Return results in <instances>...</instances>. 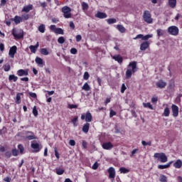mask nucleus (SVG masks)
Segmentation results:
<instances>
[{
	"instance_id": "f257e3e1",
	"label": "nucleus",
	"mask_w": 182,
	"mask_h": 182,
	"mask_svg": "<svg viewBox=\"0 0 182 182\" xmlns=\"http://www.w3.org/2000/svg\"><path fill=\"white\" fill-rule=\"evenodd\" d=\"M137 72V62L132 61L129 63L125 73L126 79H130L133 73Z\"/></svg>"
},
{
	"instance_id": "f03ea898",
	"label": "nucleus",
	"mask_w": 182,
	"mask_h": 182,
	"mask_svg": "<svg viewBox=\"0 0 182 182\" xmlns=\"http://www.w3.org/2000/svg\"><path fill=\"white\" fill-rule=\"evenodd\" d=\"M154 157V159H157L158 161H160V163H167V161L168 160L166 154L163 152L155 153Z\"/></svg>"
},
{
	"instance_id": "7ed1b4c3",
	"label": "nucleus",
	"mask_w": 182,
	"mask_h": 182,
	"mask_svg": "<svg viewBox=\"0 0 182 182\" xmlns=\"http://www.w3.org/2000/svg\"><path fill=\"white\" fill-rule=\"evenodd\" d=\"M143 19L146 23H153V18H151V14L149 11H144L143 14Z\"/></svg>"
},
{
	"instance_id": "20e7f679",
	"label": "nucleus",
	"mask_w": 182,
	"mask_h": 182,
	"mask_svg": "<svg viewBox=\"0 0 182 182\" xmlns=\"http://www.w3.org/2000/svg\"><path fill=\"white\" fill-rule=\"evenodd\" d=\"M12 35L15 39H22L23 38V31L22 29H15L12 31Z\"/></svg>"
},
{
	"instance_id": "39448f33",
	"label": "nucleus",
	"mask_w": 182,
	"mask_h": 182,
	"mask_svg": "<svg viewBox=\"0 0 182 182\" xmlns=\"http://www.w3.org/2000/svg\"><path fill=\"white\" fill-rule=\"evenodd\" d=\"M62 12L64 15V18L67 19H69V18H72V14H70V12H72V9L69 6H63L62 8Z\"/></svg>"
},
{
	"instance_id": "423d86ee",
	"label": "nucleus",
	"mask_w": 182,
	"mask_h": 182,
	"mask_svg": "<svg viewBox=\"0 0 182 182\" xmlns=\"http://www.w3.org/2000/svg\"><path fill=\"white\" fill-rule=\"evenodd\" d=\"M168 31L170 33V35H173V36H177L179 32L178 27L176 26H171L168 27Z\"/></svg>"
},
{
	"instance_id": "0eeeda50",
	"label": "nucleus",
	"mask_w": 182,
	"mask_h": 182,
	"mask_svg": "<svg viewBox=\"0 0 182 182\" xmlns=\"http://www.w3.org/2000/svg\"><path fill=\"white\" fill-rule=\"evenodd\" d=\"M92 114L90 113V112H87L86 114H82L81 115V120H85V122H87V123H90V122H92Z\"/></svg>"
},
{
	"instance_id": "6e6552de",
	"label": "nucleus",
	"mask_w": 182,
	"mask_h": 182,
	"mask_svg": "<svg viewBox=\"0 0 182 182\" xmlns=\"http://www.w3.org/2000/svg\"><path fill=\"white\" fill-rule=\"evenodd\" d=\"M26 139L27 140H36L37 137L35 134L32 132L26 131L25 132Z\"/></svg>"
},
{
	"instance_id": "1a4fd4ad",
	"label": "nucleus",
	"mask_w": 182,
	"mask_h": 182,
	"mask_svg": "<svg viewBox=\"0 0 182 182\" xmlns=\"http://www.w3.org/2000/svg\"><path fill=\"white\" fill-rule=\"evenodd\" d=\"M31 149H34V153H39L41 150L42 149V146L41 144L36 143V142H31Z\"/></svg>"
},
{
	"instance_id": "9d476101",
	"label": "nucleus",
	"mask_w": 182,
	"mask_h": 182,
	"mask_svg": "<svg viewBox=\"0 0 182 182\" xmlns=\"http://www.w3.org/2000/svg\"><path fill=\"white\" fill-rule=\"evenodd\" d=\"M102 147L104 150H112L113 149V144L112 142H105L102 144Z\"/></svg>"
},
{
	"instance_id": "9b49d317",
	"label": "nucleus",
	"mask_w": 182,
	"mask_h": 182,
	"mask_svg": "<svg viewBox=\"0 0 182 182\" xmlns=\"http://www.w3.org/2000/svg\"><path fill=\"white\" fill-rule=\"evenodd\" d=\"M16 50H18V48L16 46H14L9 49V55L10 58H14L15 54L16 53Z\"/></svg>"
},
{
	"instance_id": "f8f14e48",
	"label": "nucleus",
	"mask_w": 182,
	"mask_h": 182,
	"mask_svg": "<svg viewBox=\"0 0 182 182\" xmlns=\"http://www.w3.org/2000/svg\"><path fill=\"white\" fill-rule=\"evenodd\" d=\"M109 173V178H114L116 177V171L114 170V168L109 167L108 169Z\"/></svg>"
},
{
	"instance_id": "ddd939ff",
	"label": "nucleus",
	"mask_w": 182,
	"mask_h": 182,
	"mask_svg": "<svg viewBox=\"0 0 182 182\" xmlns=\"http://www.w3.org/2000/svg\"><path fill=\"white\" fill-rule=\"evenodd\" d=\"M171 110L173 117H177L178 116V107L176 105H172Z\"/></svg>"
},
{
	"instance_id": "4468645a",
	"label": "nucleus",
	"mask_w": 182,
	"mask_h": 182,
	"mask_svg": "<svg viewBox=\"0 0 182 182\" xmlns=\"http://www.w3.org/2000/svg\"><path fill=\"white\" fill-rule=\"evenodd\" d=\"M95 18H99V19H106V18H107V14L105 12L98 11L95 14Z\"/></svg>"
},
{
	"instance_id": "2eb2a0df",
	"label": "nucleus",
	"mask_w": 182,
	"mask_h": 182,
	"mask_svg": "<svg viewBox=\"0 0 182 182\" xmlns=\"http://www.w3.org/2000/svg\"><path fill=\"white\" fill-rule=\"evenodd\" d=\"M33 9V6L32 4H29L27 6H24L23 9L21 10V12H26V14H28V12H31V11H32Z\"/></svg>"
},
{
	"instance_id": "dca6fc26",
	"label": "nucleus",
	"mask_w": 182,
	"mask_h": 182,
	"mask_svg": "<svg viewBox=\"0 0 182 182\" xmlns=\"http://www.w3.org/2000/svg\"><path fill=\"white\" fill-rule=\"evenodd\" d=\"M167 86V83L163 80H159L156 82V87L159 89H164Z\"/></svg>"
},
{
	"instance_id": "f3484780",
	"label": "nucleus",
	"mask_w": 182,
	"mask_h": 182,
	"mask_svg": "<svg viewBox=\"0 0 182 182\" xmlns=\"http://www.w3.org/2000/svg\"><path fill=\"white\" fill-rule=\"evenodd\" d=\"M150 46V43L149 41L143 42L140 46L141 50H146Z\"/></svg>"
},
{
	"instance_id": "a211bd4d",
	"label": "nucleus",
	"mask_w": 182,
	"mask_h": 182,
	"mask_svg": "<svg viewBox=\"0 0 182 182\" xmlns=\"http://www.w3.org/2000/svg\"><path fill=\"white\" fill-rule=\"evenodd\" d=\"M17 75L18 76H28L29 73L27 70H25L21 69L17 71Z\"/></svg>"
},
{
	"instance_id": "6ab92c4d",
	"label": "nucleus",
	"mask_w": 182,
	"mask_h": 182,
	"mask_svg": "<svg viewBox=\"0 0 182 182\" xmlns=\"http://www.w3.org/2000/svg\"><path fill=\"white\" fill-rule=\"evenodd\" d=\"M21 96H23V93L18 92L16 94V100H15V102L16 103V105H21Z\"/></svg>"
},
{
	"instance_id": "aec40b11",
	"label": "nucleus",
	"mask_w": 182,
	"mask_h": 182,
	"mask_svg": "<svg viewBox=\"0 0 182 182\" xmlns=\"http://www.w3.org/2000/svg\"><path fill=\"white\" fill-rule=\"evenodd\" d=\"M112 59L116 60V62H118V63H123V58L120 55H116L112 56Z\"/></svg>"
},
{
	"instance_id": "412c9836",
	"label": "nucleus",
	"mask_w": 182,
	"mask_h": 182,
	"mask_svg": "<svg viewBox=\"0 0 182 182\" xmlns=\"http://www.w3.org/2000/svg\"><path fill=\"white\" fill-rule=\"evenodd\" d=\"M171 164H173V161H170L165 165H159L158 168H159L160 170H164L165 168H168V167H170Z\"/></svg>"
},
{
	"instance_id": "4be33fe9",
	"label": "nucleus",
	"mask_w": 182,
	"mask_h": 182,
	"mask_svg": "<svg viewBox=\"0 0 182 182\" xmlns=\"http://www.w3.org/2000/svg\"><path fill=\"white\" fill-rule=\"evenodd\" d=\"M35 62H36V63H37V65H38V66H40V68H43V59H42L39 57H37L35 59Z\"/></svg>"
},
{
	"instance_id": "5701e85b",
	"label": "nucleus",
	"mask_w": 182,
	"mask_h": 182,
	"mask_svg": "<svg viewBox=\"0 0 182 182\" xmlns=\"http://www.w3.org/2000/svg\"><path fill=\"white\" fill-rule=\"evenodd\" d=\"M173 166L175 168H181L182 167V161L180 159H178L174 164Z\"/></svg>"
},
{
	"instance_id": "b1692460",
	"label": "nucleus",
	"mask_w": 182,
	"mask_h": 182,
	"mask_svg": "<svg viewBox=\"0 0 182 182\" xmlns=\"http://www.w3.org/2000/svg\"><path fill=\"white\" fill-rule=\"evenodd\" d=\"M13 21L16 23V25H18V23H21L22 22V18L19 16H15V17L13 18Z\"/></svg>"
},
{
	"instance_id": "393cba45",
	"label": "nucleus",
	"mask_w": 182,
	"mask_h": 182,
	"mask_svg": "<svg viewBox=\"0 0 182 182\" xmlns=\"http://www.w3.org/2000/svg\"><path fill=\"white\" fill-rule=\"evenodd\" d=\"M162 116H164L165 117H168V116H170V108H168V107H166L164 109Z\"/></svg>"
},
{
	"instance_id": "a878e982",
	"label": "nucleus",
	"mask_w": 182,
	"mask_h": 182,
	"mask_svg": "<svg viewBox=\"0 0 182 182\" xmlns=\"http://www.w3.org/2000/svg\"><path fill=\"white\" fill-rule=\"evenodd\" d=\"M89 127H90V123H86L82 127V132L84 133H87L89 132Z\"/></svg>"
},
{
	"instance_id": "bb28decb",
	"label": "nucleus",
	"mask_w": 182,
	"mask_h": 182,
	"mask_svg": "<svg viewBox=\"0 0 182 182\" xmlns=\"http://www.w3.org/2000/svg\"><path fill=\"white\" fill-rule=\"evenodd\" d=\"M117 29H118L121 33H124V32H126V28L120 24L117 26Z\"/></svg>"
},
{
	"instance_id": "cd10ccee",
	"label": "nucleus",
	"mask_w": 182,
	"mask_h": 182,
	"mask_svg": "<svg viewBox=\"0 0 182 182\" xmlns=\"http://www.w3.org/2000/svg\"><path fill=\"white\" fill-rule=\"evenodd\" d=\"M177 0H168V4L171 8H176Z\"/></svg>"
},
{
	"instance_id": "c85d7f7f",
	"label": "nucleus",
	"mask_w": 182,
	"mask_h": 182,
	"mask_svg": "<svg viewBox=\"0 0 182 182\" xmlns=\"http://www.w3.org/2000/svg\"><path fill=\"white\" fill-rule=\"evenodd\" d=\"M82 90H85V92H89L90 90V85L87 82H85L82 87Z\"/></svg>"
},
{
	"instance_id": "c756f323",
	"label": "nucleus",
	"mask_w": 182,
	"mask_h": 182,
	"mask_svg": "<svg viewBox=\"0 0 182 182\" xmlns=\"http://www.w3.org/2000/svg\"><path fill=\"white\" fill-rule=\"evenodd\" d=\"M9 80L10 81V82H16V80H18V77L17 76H16L15 75H10L9 76Z\"/></svg>"
},
{
	"instance_id": "7c9ffc66",
	"label": "nucleus",
	"mask_w": 182,
	"mask_h": 182,
	"mask_svg": "<svg viewBox=\"0 0 182 182\" xmlns=\"http://www.w3.org/2000/svg\"><path fill=\"white\" fill-rule=\"evenodd\" d=\"M77 117H75L71 119V123L73 124L74 127H77Z\"/></svg>"
},
{
	"instance_id": "2f4dec72",
	"label": "nucleus",
	"mask_w": 182,
	"mask_h": 182,
	"mask_svg": "<svg viewBox=\"0 0 182 182\" xmlns=\"http://www.w3.org/2000/svg\"><path fill=\"white\" fill-rule=\"evenodd\" d=\"M40 52L41 55H44V56H48V55H49V51H48V49L46 48H41Z\"/></svg>"
},
{
	"instance_id": "473e14b6",
	"label": "nucleus",
	"mask_w": 182,
	"mask_h": 182,
	"mask_svg": "<svg viewBox=\"0 0 182 182\" xmlns=\"http://www.w3.org/2000/svg\"><path fill=\"white\" fill-rule=\"evenodd\" d=\"M119 171L122 174H127V173H129L130 171V170H129L126 168L122 167L119 168Z\"/></svg>"
},
{
	"instance_id": "72a5a7b5",
	"label": "nucleus",
	"mask_w": 182,
	"mask_h": 182,
	"mask_svg": "<svg viewBox=\"0 0 182 182\" xmlns=\"http://www.w3.org/2000/svg\"><path fill=\"white\" fill-rule=\"evenodd\" d=\"M106 21L109 25H112L117 22V20H116V18H108Z\"/></svg>"
},
{
	"instance_id": "f704fd0d",
	"label": "nucleus",
	"mask_w": 182,
	"mask_h": 182,
	"mask_svg": "<svg viewBox=\"0 0 182 182\" xmlns=\"http://www.w3.org/2000/svg\"><path fill=\"white\" fill-rule=\"evenodd\" d=\"M82 11H87L89 9V4H87V3L83 1L82 3Z\"/></svg>"
},
{
	"instance_id": "c9c22d12",
	"label": "nucleus",
	"mask_w": 182,
	"mask_h": 182,
	"mask_svg": "<svg viewBox=\"0 0 182 182\" xmlns=\"http://www.w3.org/2000/svg\"><path fill=\"white\" fill-rule=\"evenodd\" d=\"M45 29H46L45 24H41L38 27V31L41 33H45Z\"/></svg>"
},
{
	"instance_id": "e433bc0d",
	"label": "nucleus",
	"mask_w": 182,
	"mask_h": 182,
	"mask_svg": "<svg viewBox=\"0 0 182 182\" xmlns=\"http://www.w3.org/2000/svg\"><path fill=\"white\" fill-rule=\"evenodd\" d=\"M4 72H9L11 70V65L6 64L3 66Z\"/></svg>"
},
{
	"instance_id": "4c0bfd02",
	"label": "nucleus",
	"mask_w": 182,
	"mask_h": 182,
	"mask_svg": "<svg viewBox=\"0 0 182 182\" xmlns=\"http://www.w3.org/2000/svg\"><path fill=\"white\" fill-rule=\"evenodd\" d=\"M18 149L20 151V154H23V151H25V148L23 147V145L18 144Z\"/></svg>"
},
{
	"instance_id": "58836bf2",
	"label": "nucleus",
	"mask_w": 182,
	"mask_h": 182,
	"mask_svg": "<svg viewBox=\"0 0 182 182\" xmlns=\"http://www.w3.org/2000/svg\"><path fill=\"white\" fill-rule=\"evenodd\" d=\"M144 107H148V109H150L151 110H153V105L150 102L148 103H143Z\"/></svg>"
},
{
	"instance_id": "ea45409f",
	"label": "nucleus",
	"mask_w": 182,
	"mask_h": 182,
	"mask_svg": "<svg viewBox=\"0 0 182 182\" xmlns=\"http://www.w3.org/2000/svg\"><path fill=\"white\" fill-rule=\"evenodd\" d=\"M29 49L32 53H36V50H38V48L35 46H30Z\"/></svg>"
},
{
	"instance_id": "a19ab883",
	"label": "nucleus",
	"mask_w": 182,
	"mask_h": 182,
	"mask_svg": "<svg viewBox=\"0 0 182 182\" xmlns=\"http://www.w3.org/2000/svg\"><path fill=\"white\" fill-rule=\"evenodd\" d=\"M56 173L58 176H62V174H63L65 173V170L62 169V168H56Z\"/></svg>"
},
{
	"instance_id": "79ce46f5",
	"label": "nucleus",
	"mask_w": 182,
	"mask_h": 182,
	"mask_svg": "<svg viewBox=\"0 0 182 182\" xmlns=\"http://www.w3.org/2000/svg\"><path fill=\"white\" fill-rule=\"evenodd\" d=\"M159 181H161V182H167V176H166L164 175H161L160 178H159Z\"/></svg>"
},
{
	"instance_id": "37998d69",
	"label": "nucleus",
	"mask_w": 182,
	"mask_h": 182,
	"mask_svg": "<svg viewBox=\"0 0 182 182\" xmlns=\"http://www.w3.org/2000/svg\"><path fill=\"white\" fill-rule=\"evenodd\" d=\"M156 33H157L158 36H163V35H164V30L157 29Z\"/></svg>"
},
{
	"instance_id": "c03bdc74",
	"label": "nucleus",
	"mask_w": 182,
	"mask_h": 182,
	"mask_svg": "<svg viewBox=\"0 0 182 182\" xmlns=\"http://www.w3.org/2000/svg\"><path fill=\"white\" fill-rule=\"evenodd\" d=\"M151 38H153V34H147L146 36H144L143 41H149Z\"/></svg>"
},
{
	"instance_id": "a18cd8bd",
	"label": "nucleus",
	"mask_w": 182,
	"mask_h": 182,
	"mask_svg": "<svg viewBox=\"0 0 182 182\" xmlns=\"http://www.w3.org/2000/svg\"><path fill=\"white\" fill-rule=\"evenodd\" d=\"M55 33H58V35H63V29H62L60 28H58L55 30Z\"/></svg>"
},
{
	"instance_id": "49530a36",
	"label": "nucleus",
	"mask_w": 182,
	"mask_h": 182,
	"mask_svg": "<svg viewBox=\"0 0 182 182\" xmlns=\"http://www.w3.org/2000/svg\"><path fill=\"white\" fill-rule=\"evenodd\" d=\"M58 43H60V44L65 43V37L63 36L59 37L58 39Z\"/></svg>"
},
{
	"instance_id": "de8ad7c7",
	"label": "nucleus",
	"mask_w": 182,
	"mask_h": 182,
	"mask_svg": "<svg viewBox=\"0 0 182 182\" xmlns=\"http://www.w3.org/2000/svg\"><path fill=\"white\" fill-rule=\"evenodd\" d=\"M89 77H90V75H89V73L85 72V73H84V75H83V79H84V80H89Z\"/></svg>"
},
{
	"instance_id": "09e8293b",
	"label": "nucleus",
	"mask_w": 182,
	"mask_h": 182,
	"mask_svg": "<svg viewBox=\"0 0 182 182\" xmlns=\"http://www.w3.org/2000/svg\"><path fill=\"white\" fill-rule=\"evenodd\" d=\"M33 114L36 117L38 116V109H36V106H34L33 108Z\"/></svg>"
},
{
	"instance_id": "8fccbe9b",
	"label": "nucleus",
	"mask_w": 182,
	"mask_h": 182,
	"mask_svg": "<svg viewBox=\"0 0 182 182\" xmlns=\"http://www.w3.org/2000/svg\"><path fill=\"white\" fill-rule=\"evenodd\" d=\"M22 21H28L29 19V15L28 14H23L21 16Z\"/></svg>"
},
{
	"instance_id": "3c124183",
	"label": "nucleus",
	"mask_w": 182,
	"mask_h": 182,
	"mask_svg": "<svg viewBox=\"0 0 182 182\" xmlns=\"http://www.w3.org/2000/svg\"><path fill=\"white\" fill-rule=\"evenodd\" d=\"M126 89H127V87H126V85L123 83L121 87V93H124V92L126 91Z\"/></svg>"
},
{
	"instance_id": "603ef678",
	"label": "nucleus",
	"mask_w": 182,
	"mask_h": 182,
	"mask_svg": "<svg viewBox=\"0 0 182 182\" xmlns=\"http://www.w3.org/2000/svg\"><path fill=\"white\" fill-rule=\"evenodd\" d=\"M142 146H151V141L146 142V141H141Z\"/></svg>"
},
{
	"instance_id": "864d4df0",
	"label": "nucleus",
	"mask_w": 182,
	"mask_h": 182,
	"mask_svg": "<svg viewBox=\"0 0 182 182\" xmlns=\"http://www.w3.org/2000/svg\"><path fill=\"white\" fill-rule=\"evenodd\" d=\"M98 168L99 164L97 162H95L92 166V170H97Z\"/></svg>"
},
{
	"instance_id": "5fc2aeb1",
	"label": "nucleus",
	"mask_w": 182,
	"mask_h": 182,
	"mask_svg": "<svg viewBox=\"0 0 182 182\" xmlns=\"http://www.w3.org/2000/svg\"><path fill=\"white\" fill-rule=\"evenodd\" d=\"M70 53H72V55H76V53H77V50L75 48H73L70 50Z\"/></svg>"
},
{
	"instance_id": "6e6d98bb",
	"label": "nucleus",
	"mask_w": 182,
	"mask_h": 182,
	"mask_svg": "<svg viewBox=\"0 0 182 182\" xmlns=\"http://www.w3.org/2000/svg\"><path fill=\"white\" fill-rule=\"evenodd\" d=\"M28 95L31 97H33V99H36L37 97L36 93L35 92H29Z\"/></svg>"
},
{
	"instance_id": "4d7b16f0",
	"label": "nucleus",
	"mask_w": 182,
	"mask_h": 182,
	"mask_svg": "<svg viewBox=\"0 0 182 182\" xmlns=\"http://www.w3.org/2000/svg\"><path fill=\"white\" fill-rule=\"evenodd\" d=\"M113 116H116V112L113 109H110L109 117H113Z\"/></svg>"
},
{
	"instance_id": "13d9d810",
	"label": "nucleus",
	"mask_w": 182,
	"mask_h": 182,
	"mask_svg": "<svg viewBox=\"0 0 182 182\" xmlns=\"http://www.w3.org/2000/svg\"><path fill=\"white\" fill-rule=\"evenodd\" d=\"M50 31H53V32H55L56 31V26H55V25H51L50 26Z\"/></svg>"
},
{
	"instance_id": "bf43d9fd",
	"label": "nucleus",
	"mask_w": 182,
	"mask_h": 182,
	"mask_svg": "<svg viewBox=\"0 0 182 182\" xmlns=\"http://www.w3.org/2000/svg\"><path fill=\"white\" fill-rule=\"evenodd\" d=\"M69 144H70V146H75L76 141H75V140H73V139H70L69 141Z\"/></svg>"
},
{
	"instance_id": "052dcab7",
	"label": "nucleus",
	"mask_w": 182,
	"mask_h": 182,
	"mask_svg": "<svg viewBox=\"0 0 182 182\" xmlns=\"http://www.w3.org/2000/svg\"><path fill=\"white\" fill-rule=\"evenodd\" d=\"M68 107H69V109H77V105H69Z\"/></svg>"
},
{
	"instance_id": "680f3d73",
	"label": "nucleus",
	"mask_w": 182,
	"mask_h": 182,
	"mask_svg": "<svg viewBox=\"0 0 182 182\" xmlns=\"http://www.w3.org/2000/svg\"><path fill=\"white\" fill-rule=\"evenodd\" d=\"M144 36L142 34L137 35L134 39H142L143 41Z\"/></svg>"
},
{
	"instance_id": "e2e57ef3",
	"label": "nucleus",
	"mask_w": 182,
	"mask_h": 182,
	"mask_svg": "<svg viewBox=\"0 0 182 182\" xmlns=\"http://www.w3.org/2000/svg\"><path fill=\"white\" fill-rule=\"evenodd\" d=\"M137 151H139V149H134V150L132 151L131 157H133V156H134V154H136V153H137Z\"/></svg>"
},
{
	"instance_id": "0e129e2a",
	"label": "nucleus",
	"mask_w": 182,
	"mask_h": 182,
	"mask_svg": "<svg viewBox=\"0 0 182 182\" xmlns=\"http://www.w3.org/2000/svg\"><path fill=\"white\" fill-rule=\"evenodd\" d=\"M76 41H77V42H80L82 41V36L77 35L76 36Z\"/></svg>"
},
{
	"instance_id": "69168bd1",
	"label": "nucleus",
	"mask_w": 182,
	"mask_h": 182,
	"mask_svg": "<svg viewBox=\"0 0 182 182\" xmlns=\"http://www.w3.org/2000/svg\"><path fill=\"white\" fill-rule=\"evenodd\" d=\"M12 154H13V156H18V150H16V149H13V150H12Z\"/></svg>"
},
{
	"instance_id": "338daca9",
	"label": "nucleus",
	"mask_w": 182,
	"mask_h": 182,
	"mask_svg": "<svg viewBox=\"0 0 182 182\" xmlns=\"http://www.w3.org/2000/svg\"><path fill=\"white\" fill-rule=\"evenodd\" d=\"M70 28H71V29H75V23L73 21L70 22Z\"/></svg>"
},
{
	"instance_id": "774afa93",
	"label": "nucleus",
	"mask_w": 182,
	"mask_h": 182,
	"mask_svg": "<svg viewBox=\"0 0 182 182\" xmlns=\"http://www.w3.org/2000/svg\"><path fill=\"white\" fill-rule=\"evenodd\" d=\"M4 181H6V182H11V178L9 177H6L4 178Z\"/></svg>"
}]
</instances>
